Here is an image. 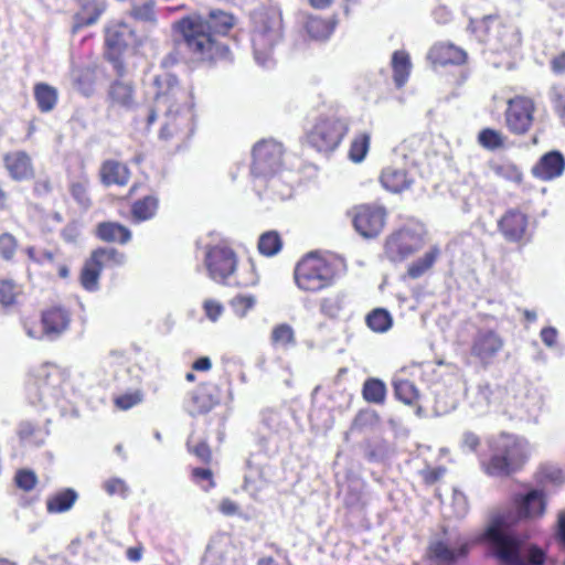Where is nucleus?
I'll list each match as a JSON object with an SVG mask.
<instances>
[{"label": "nucleus", "mask_w": 565, "mask_h": 565, "mask_svg": "<svg viewBox=\"0 0 565 565\" xmlns=\"http://www.w3.org/2000/svg\"><path fill=\"white\" fill-rule=\"evenodd\" d=\"M147 93L153 98V108L146 114V129L160 115L159 138L163 141L182 142L189 139L196 128V110L191 89L179 84L170 73L152 75Z\"/></svg>", "instance_id": "f257e3e1"}, {"label": "nucleus", "mask_w": 565, "mask_h": 565, "mask_svg": "<svg viewBox=\"0 0 565 565\" xmlns=\"http://www.w3.org/2000/svg\"><path fill=\"white\" fill-rule=\"evenodd\" d=\"M236 24V18L223 10H212L207 15L189 14L173 23L186 52L195 61H231V51L220 38Z\"/></svg>", "instance_id": "f03ea898"}, {"label": "nucleus", "mask_w": 565, "mask_h": 565, "mask_svg": "<svg viewBox=\"0 0 565 565\" xmlns=\"http://www.w3.org/2000/svg\"><path fill=\"white\" fill-rule=\"evenodd\" d=\"M475 542L489 543L501 565H542L545 561L543 550L515 533L504 515L493 518Z\"/></svg>", "instance_id": "7ed1b4c3"}, {"label": "nucleus", "mask_w": 565, "mask_h": 565, "mask_svg": "<svg viewBox=\"0 0 565 565\" xmlns=\"http://www.w3.org/2000/svg\"><path fill=\"white\" fill-rule=\"evenodd\" d=\"M344 269L345 265L341 258L310 252L296 264L294 280L301 291L315 294L333 286Z\"/></svg>", "instance_id": "20e7f679"}, {"label": "nucleus", "mask_w": 565, "mask_h": 565, "mask_svg": "<svg viewBox=\"0 0 565 565\" xmlns=\"http://www.w3.org/2000/svg\"><path fill=\"white\" fill-rule=\"evenodd\" d=\"M489 458L480 456V467L490 477H507L516 471L530 456L529 443L521 437L501 434L488 440Z\"/></svg>", "instance_id": "39448f33"}, {"label": "nucleus", "mask_w": 565, "mask_h": 565, "mask_svg": "<svg viewBox=\"0 0 565 565\" xmlns=\"http://www.w3.org/2000/svg\"><path fill=\"white\" fill-rule=\"evenodd\" d=\"M282 40V18L279 11H259L253 14L250 42L256 63L271 67L275 63L274 52Z\"/></svg>", "instance_id": "423d86ee"}, {"label": "nucleus", "mask_w": 565, "mask_h": 565, "mask_svg": "<svg viewBox=\"0 0 565 565\" xmlns=\"http://www.w3.org/2000/svg\"><path fill=\"white\" fill-rule=\"evenodd\" d=\"M67 372L52 363L35 367L28 385V398L31 404L49 408L58 403L65 395Z\"/></svg>", "instance_id": "0eeeda50"}, {"label": "nucleus", "mask_w": 565, "mask_h": 565, "mask_svg": "<svg viewBox=\"0 0 565 565\" xmlns=\"http://www.w3.org/2000/svg\"><path fill=\"white\" fill-rule=\"evenodd\" d=\"M426 230L422 224H408L391 233L384 242V256L391 263H403L425 245Z\"/></svg>", "instance_id": "6e6552de"}, {"label": "nucleus", "mask_w": 565, "mask_h": 565, "mask_svg": "<svg viewBox=\"0 0 565 565\" xmlns=\"http://www.w3.org/2000/svg\"><path fill=\"white\" fill-rule=\"evenodd\" d=\"M71 321L72 315L66 308L53 306L42 312L40 323L23 320L22 328L26 337L32 340L55 341L70 329Z\"/></svg>", "instance_id": "1a4fd4ad"}, {"label": "nucleus", "mask_w": 565, "mask_h": 565, "mask_svg": "<svg viewBox=\"0 0 565 565\" xmlns=\"http://www.w3.org/2000/svg\"><path fill=\"white\" fill-rule=\"evenodd\" d=\"M349 131L347 119L337 116H320L307 131L308 143L320 152L333 151Z\"/></svg>", "instance_id": "9d476101"}, {"label": "nucleus", "mask_w": 565, "mask_h": 565, "mask_svg": "<svg viewBox=\"0 0 565 565\" xmlns=\"http://www.w3.org/2000/svg\"><path fill=\"white\" fill-rule=\"evenodd\" d=\"M236 253L225 243L207 245L204 249L203 264L211 280L223 286H230L236 271Z\"/></svg>", "instance_id": "9b49d317"}, {"label": "nucleus", "mask_w": 565, "mask_h": 565, "mask_svg": "<svg viewBox=\"0 0 565 565\" xmlns=\"http://www.w3.org/2000/svg\"><path fill=\"white\" fill-rule=\"evenodd\" d=\"M282 145L276 140L257 142L253 148L252 174L256 178H273L282 168Z\"/></svg>", "instance_id": "f8f14e48"}, {"label": "nucleus", "mask_w": 565, "mask_h": 565, "mask_svg": "<svg viewBox=\"0 0 565 565\" xmlns=\"http://www.w3.org/2000/svg\"><path fill=\"white\" fill-rule=\"evenodd\" d=\"M505 397L507 392L503 387L479 384L468 393V406L477 416L491 412L509 413V402H505Z\"/></svg>", "instance_id": "ddd939ff"}, {"label": "nucleus", "mask_w": 565, "mask_h": 565, "mask_svg": "<svg viewBox=\"0 0 565 565\" xmlns=\"http://www.w3.org/2000/svg\"><path fill=\"white\" fill-rule=\"evenodd\" d=\"M535 113V103L525 96H515L508 100L504 113L507 128L510 132L523 136L530 131Z\"/></svg>", "instance_id": "4468645a"}, {"label": "nucleus", "mask_w": 565, "mask_h": 565, "mask_svg": "<svg viewBox=\"0 0 565 565\" xmlns=\"http://www.w3.org/2000/svg\"><path fill=\"white\" fill-rule=\"evenodd\" d=\"M355 231L363 237L377 236L385 225L386 211L379 205L362 204L348 212Z\"/></svg>", "instance_id": "2eb2a0df"}, {"label": "nucleus", "mask_w": 565, "mask_h": 565, "mask_svg": "<svg viewBox=\"0 0 565 565\" xmlns=\"http://www.w3.org/2000/svg\"><path fill=\"white\" fill-rule=\"evenodd\" d=\"M503 347L504 340L499 333L493 330H480L473 338L471 354L483 365H488L492 363Z\"/></svg>", "instance_id": "dca6fc26"}, {"label": "nucleus", "mask_w": 565, "mask_h": 565, "mask_svg": "<svg viewBox=\"0 0 565 565\" xmlns=\"http://www.w3.org/2000/svg\"><path fill=\"white\" fill-rule=\"evenodd\" d=\"M220 403L218 387L211 383L199 385L190 395L188 411L192 416L206 414Z\"/></svg>", "instance_id": "f3484780"}, {"label": "nucleus", "mask_w": 565, "mask_h": 565, "mask_svg": "<svg viewBox=\"0 0 565 565\" xmlns=\"http://www.w3.org/2000/svg\"><path fill=\"white\" fill-rule=\"evenodd\" d=\"M564 171L565 158L557 150L543 154L531 170L534 178L545 182L559 178Z\"/></svg>", "instance_id": "a211bd4d"}, {"label": "nucleus", "mask_w": 565, "mask_h": 565, "mask_svg": "<svg viewBox=\"0 0 565 565\" xmlns=\"http://www.w3.org/2000/svg\"><path fill=\"white\" fill-rule=\"evenodd\" d=\"M137 36L130 25L122 21H114L106 29V44L110 54H119L122 50L134 46Z\"/></svg>", "instance_id": "6ab92c4d"}, {"label": "nucleus", "mask_w": 565, "mask_h": 565, "mask_svg": "<svg viewBox=\"0 0 565 565\" xmlns=\"http://www.w3.org/2000/svg\"><path fill=\"white\" fill-rule=\"evenodd\" d=\"M469 551V543L458 539L455 545L444 541H436L429 545V556L439 564L450 565L458 558L465 557Z\"/></svg>", "instance_id": "aec40b11"}, {"label": "nucleus", "mask_w": 565, "mask_h": 565, "mask_svg": "<svg viewBox=\"0 0 565 565\" xmlns=\"http://www.w3.org/2000/svg\"><path fill=\"white\" fill-rule=\"evenodd\" d=\"M428 60L438 65H460L466 62L467 53L449 42L436 43L428 52Z\"/></svg>", "instance_id": "412c9836"}, {"label": "nucleus", "mask_w": 565, "mask_h": 565, "mask_svg": "<svg viewBox=\"0 0 565 565\" xmlns=\"http://www.w3.org/2000/svg\"><path fill=\"white\" fill-rule=\"evenodd\" d=\"M108 102L111 107L132 110L137 105L134 85L124 79L114 81L108 89Z\"/></svg>", "instance_id": "4be33fe9"}, {"label": "nucleus", "mask_w": 565, "mask_h": 565, "mask_svg": "<svg viewBox=\"0 0 565 565\" xmlns=\"http://www.w3.org/2000/svg\"><path fill=\"white\" fill-rule=\"evenodd\" d=\"M527 227V217L518 210L508 211L499 221V228L510 242H519L523 238Z\"/></svg>", "instance_id": "5701e85b"}, {"label": "nucleus", "mask_w": 565, "mask_h": 565, "mask_svg": "<svg viewBox=\"0 0 565 565\" xmlns=\"http://www.w3.org/2000/svg\"><path fill=\"white\" fill-rule=\"evenodd\" d=\"M235 548L228 539L212 541L203 556L201 565H234Z\"/></svg>", "instance_id": "b1692460"}, {"label": "nucleus", "mask_w": 565, "mask_h": 565, "mask_svg": "<svg viewBox=\"0 0 565 565\" xmlns=\"http://www.w3.org/2000/svg\"><path fill=\"white\" fill-rule=\"evenodd\" d=\"M519 518H537L545 512V498L541 490H530L515 499Z\"/></svg>", "instance_id": "393cba45"}, {"label": "nucleus", "mask_w": 565, "mask_h": 565, "mask_svg": "<svg viewBox=\"0 0 565 565\" xmlns=\"http://www.w3.org/2000/svg\"><path fill=\"white\" fill-rule=\"evenodd\" d=\"M4 166L10 177L21 181L33 175L31 158L24 151H14L4 156Z\"/></svg>", "instance_id": "a878e982"}, {"label": "nucleus", "mask_w": 565, "mask_h": 565, "mask_svg": "<svg viewBox=\"0 0 565 565\" xmlns=\"http://www.w3.org/2000/svg\"><path fill=\"white\" fill-rule=\"evenodd\" d=\"M380 180L382 185L393 193H399L409 189L414 181L404 168L396 167L385 168Z\"/></svg>", "instance_id": "bb28decb"}, {"label": "nucleus", "mask_w": 565, "mask_h": 565, "mask_svg": "<svg viewBox=\"0 0 565 565\" xmlns=\"http://www.w3.org/2000/svg\"><path fill=\"white\" fill-rule=\"evenodd\" d=\"M129 177L130 172L126 164L116 160H107L100 168V179L105 185H126Z\"/></svg>", "instance_id": "cd10ccee"}, {"label": "nucleus", "mask_w": 565, "mask_h": 565, "mask_svg": "<svg viewBox=\"0 0 565 565\" xmlns=\"http://www.w3.org/2000/svg\"><path fill=\"white\" fill-rule=\"evenodd\" d=\"M441 255L440 247L438 245H431L423 256L412 262L407 267V276L412 279H417L429 271Z\"/></svg>", "instance_id": "c85d7f7f"}, {"label": "nucleus", "mask_w": 565, "mask_h": 565, "mask_svg": "<svg viewBox=\"0 0 565 565\" xmlns=\"http://www.w3.org/2000/svg\"><path fill=\"white\" fill-rule=\"evenodd\" d=\"M99 239L108 243L126 244L131 238V232L126 226L116 222H103L96 227Z\"/></svg>", "instance_id": "c756f323"}, {"label": "nucleus", "mask_w": 565, "mask_h": 565, "mask_svg": "<svg viewBox=\"0 0 565 565\" xmlns=\"http://www.w3.org/2000/svg\"><path fill=\"white\" fill-rule=\"evenodd\" d=\"M89 258L97 267H99L100 271L106 268L122 266L126 262L125 254L113 247L97 248L92 253Z\"/></svg>", "instance_id": "7c9ffc66"}, {"label": "nucleus", "mask_w": 565, "mask_h": 565, "mask_svg": "<svg viewBox=\"0 0 565 565\" xmlns=\"http://www.w3.org/2000/svg\"><path fill=\"white\" fill-rule=\"evenodd\" d=\"M78 2L81 10L75 15L74 31L94 24L104 11V6L97 0H78Z\"/></svg>", "instance_id": "2f4dec72"}, {"label": "nucleus", "mask_w": 565, "mask_h": 565, "mask_svg": "<svg viewBox=\"0 0 565 565\" xmlns=\"http://www.w3.org/2000/svg\"><path fill=\"white\" fill-rule=\"evenodd\" d=\"M77 500V493L73 489H63L50 495L46 500V510L49 513H64L72 509Z\"/></svg>", "instance_id": "473e14b6"}, {"label": "nucleus", "mask_w": 565, "mask_h": 565, "mask_svg": "<svg viewBox=\"0 0 565 565\" xmlns=\"http://www.w3.org/2000/svg\"><path fill=\"white\" fill-rule=\"evenodd\" d=\"M33 95L38 108L42 113L52 111L58 100L57 89L46 83H38L34 85Z\"/></svg>", "instance_id": "72a5a7b5"}, {"label": "nucleus", "mask_w": 565, "mask_h": 565, "mask_svg": "<svg viewBox=\"0 0 565 565\" xmlns=\"http://www.w3.org/2000/svg\"><path fill=\"white\" fill-rule=\"evenodd\" d=\"M259 277L252 259L243 264L236 265V271L232 276V282L228 287L235 286L241 288L254 287L258 284Z\"/></svg>", "instance_id": "f704fd0d"}, {"label": "nucleus", "mask_w": 565, "mask_h": 565, "mask_svg": "<svg viewBox=\"0 0 565 565\" xmlns=\"http://www.w3.org/2000/svg\"><path fill=\"white\" fill-rule=\"evenodd\" d=\"M347 306V295L343 291L333 292L319 301L320 313L329 319L340 317Z\"/></svg>", "instance_id": "c9c22d12"}, {"label": "nucleus", "mask_w": 565, "mask_h": 565, "mask_svg": "<svg viewBox=\"0 0 565 565\" xmlns=\"http://www.w3.org/2000/svg\"><path fill=\"white\" fill-rule=\"evenodd\" d=\"M335 23L332 20H326L319 17H309L305 29L307 34L317 41H324L330 38L334 31Z\"/></svg>", "instance_id": "e433bc0d"}, {"label": "nucleus", "mask_w": 565, "mask_h": 565, "mask_svg": "<svg viewBox=\"0 0 565 565\" xmlns=\"http://www.w3.org/2000/svg\"><path fill=\"white\" fill-rule=\"evenodd\" d=\"M393 78L397 87H402L411 73L409 55L405 51H396L392 56Z\"/></svg>", "instance_id": "4c0bfd02"}, {"label": "nucleus", "mask_w": 565, "mask_h": 565, "mask_svg": "<svg viewBox=\"0 0 565 565\" xmlns=\"http://www.w3.org/2000/svg\"><path fill=\"white\" fill-rule=\"evenodd\" d=\"M270 343L275 348L287 350L296 345V334L294 328L288 323L275 326L270 333Z\"/></svg>", "instance_id": "58836bf2"}, {"label": "nucleus", "mask_w": 565, "mask_h": 565, "mask_svg": "<svg viewBox=\"0 0 565 565\" xmlns=\"http://www.w3.org/2000/svg\"><path fill=\"white\" fill-rule=\"evenodd\" d=\"M159 200L156 195H147L137 200L131 207L135 220L142 222L152 218L158 210Z\"/></svg>", "instance_id": "ea45409f"}, {"label": "nucleus", "mask_w": 565, "mask_h": 565, "mask_svg": "<svg viewBox=\"0 0 565 565\" xmlns=\"http://www.w3.org/2000/svg\"><path fill=\"white\" fill-rule=\"evenodd\" d=\"M393 387L396 398L407 405L414 404L419 397L417 387L406 379L394 377Z\"/></svg>", "instance_id": "a19ab883"}, {"label": "nucleus", "mask_w": 565, "mask_h": 565, "mask_svg": "<svg viewBox=\"0 0 565 565\" xmlns=\"http://www.w3.org/2000/svg\"><path fill=\"white\" fill-rule=\"evenodd\" d=\"M491 171L499 178L509 182L520 184L523 179L520 168L511 161H500L490 163Z\"/></svg>", "instance_id": "79ce46f5"}, {"label": "nucleus", "mask_w": 565, "mask_h": 565, "mask_svg": "<svg viewBox=\"0 0 565 565\" xmlns=\"http://www.w3.org/2000/svg\"><path fill=\"white\" fill-rule=\"evenodd\" d=\"M366 324L372 331L383 333L392 328L393 318L387 310L376 308L366 316Z\"/></svg>", "instance_id": "37998d69"}, {"label": "nucleus", "mask_w": 565, "mask_h": 565, "mask_svg": "<svg viewBox=\"0 0 565 565\" xmlns=\"http://www.w3.org/2000/svg\"><path fill=\"white\" fill-rule=\"evenodd\" d=\"M262 428L269 435H279L285 433L287 426L282 414L275 409H265L262 413Z\"/></svg>", "instance_id": "c03bdc74"}, {"label": "nucleus", "mask_w": 565, "mask_h": 565, "mask_svg": "<svg viewBox=\"0 0 565 565\" xmlns=\"http://www.w3.org/2000/svg\"><path fill=\"white\" fill-rule=\"evenodd\" d=\"M362 394L369 403L382 404L386 396L385 383L379 379H369L363 384Z\"/></svg>", "instance_id": "a18cd8bd"}, {"label": "nucleus", "mask_w": 565, "mask_h": 565, "mask_svg": "<svg viewBox=\"0 0 565 565\" xmlns=\"http://www.w3.org/2000/svg\"><path fill=\"white\" fill-rule=\"evenodd\" d=\"M22 295V287L9 279L0 280V305L4 308L14 307Z\"/></svg>", "instance_id": "49530a36"}, {"label": "nucleus", "mask_w": 565, "mask_h": 565, "mask_svg": "<svg viewBox=\"0 0 565 565\" xmlns=\"http://www.w3.org/2000/svg\"><path fill=\"white\" fill-rule=\"evenodd\" d=\"M469 504L467 497L458 489L452 490L451 500L448 507L445 508V514L454 518H463L467 515Z\"/></svg>", "instance_id": "de8ad7c7"}, {"label": "nucleus", "mask_w": 565, "mask_h": 565, "mask_svg": "<svg viewBox=\"0 0 565 565\" xmlns=\"http://www.w3.org/2000/svg\"><path fill=\"white\" fill-rule=\"evenodd\" d=\"M256 297L247 294H238L230 300V308L237 318H245L256 306Z\"/></svg>", "instance_id": "09e8293b"}, {"label": "nucleus", "mask_w": 565, "mask_h": 565, "mask_svg": "<svg viewBox=\"0 0 565 565\" xmlns=\"http://www.w3.org/2000/svg\"><path fill=\"white\" fill-rule=\"evenodd\" d=\"M100 273L99 267H97L90 258L87 259L81 273V284L83 288L88 291L97 290Z\"/></svg>", "instance_id": "8fccbe9b"}, {"label": "nucleus", "mask_w": 565, "mask_h": 565, "mask_svg": "<svg viewBox=\"0 0 565 565\" xmlns=\"http://www.w3.org/2000/svg\"><path fill=\"white\" fill-rule=\"evenodd\" d=\"M458 398L454 393H444L435 390L434 412L437 416L446 415L457 407Z\"/></svg>", "instance_id": "3c124183"}, {"label": "nucleus", "mask_w": 565, "mask_h": 565, "mask_svg": "<svg viewBox=\"0 0 565 565\" xmlns=\"http://www.w3.org/2000/svg\"><path fill=\"white\" fill-rule=\"evenodd\" d=\"M370 134L361 132L358 134L350 146L349 158L353 162H361L365 158L370 148Z\"/></svg>", "instance_id": "603ef678"}, {"label": "nucleus", "mask_w": 565, "mask_h": 565, "mask_svg": "<svg viewBox=\"0 0 565 565\" xmlns=\"http://www.w3.org/2000/svg\"><path fill=\"white\" fill-rule=\"evenodd\" d=\"M282 243L277 232L264 233L258 241V250L265 256H274L281 249Z\"/></svg>", "instance_id": "864d4df0"}, {"label": "nucleus", "mask_w": 565, "mask_h": 565, "mask_svg": "<svg viewBox=\"0 0 565 565\" xmlns=\"http://www.w3.org/2000/svg\"><path fill=\"white\" fill-rule=\"evenodd\" d=\"M478 141L483 148L489 150H495L498 148L503 147L504 137L502 136L501 132L494 129L486 128L480 131L478 136Z\"/></svg>", "instance_id": "5fc2aeb1"}, {"label": "nucleus", "mask_w": 565, "mask_h": 565, "mask_svg": "<svg viewBox=\"0 0 565 565\" xmlns=\"http://www.w3.org/2000/svg\"><path fill=\"white\" fill-rule=\"evenodd\" d=\"M102 488L110 497L118 495L122 499H126L129 494V486L124 479L118 477L106 479L103 482Z\"/></svg>", "instance_id": "6e6d98bb"}, {"label": "nucleus", "mask_w": 565, "mask_h": 565, "mask_svg": "<svg viewBox=\"0 0 565 565\" xmlns=\"http://www.w3.org/2000/svg\"><path fill=\"white\" fill-rule=\"evenodd\" d=\"M142 393L138 390H135L116 396L114 402L119 409L128 411L131 407L140 404L142 402Z\"/></svg>", "instance_id": "4d7b16f0"}, {"label": "nucleus", "mask_w": 565, "mask_h": 565, "mask_svg": "<svg viewBox=\"0 0 565 565\" xmlns=\"http://www.w3.org/2000/svg\"><path fill=\"white\" fill-rule=\"evenodd\" d=\"M14 481L19 489L28 492L35 488L38 483V477L32 470L21 469L17 471Z\"/></svg>", "instance_id": "13d9d810"}, {"label": "nucleus", "mask_w": 565, "mask_h": 565, "mask_svg": "<svg viewBox=\"0 0 565 565\" xmlns=\"http://www.w3.org/2000/svg\"><path fill=\"white\" fill-rule=\"evenodd\" d=\"M202 310L206 319L213 323L217 322L224 313V306L216 299H205L202 303Z\"/></svg>", "instance_id": "bf43d9fd"}, {"label": "nucleus", "mask_w": 565, "mask_h": 565, "mask_svg": "<svg viewBox=\"0 0 565 565\" xmlns=\"http://www.w3.org/2000/svg\"><path fill=\"white\" fill-rule=\"evenodd\" d=\"M131 14L136 20L143 22H156L154 3L152 1H146L140 6H135L131 10Z\"/></svg>", "instance_id": "052dcab7"}, {"label": "nucleus", "mask_w": 565, "mask_h": 565, "mask_svg": "<svg viewBox=\"0 0 565 565\" xmlns=\"http://www.w3.org/2000/svg\"><path fill=\"white\" fill-rule=\"evenodd\" d=\"M87 190L88 180L86 178H82L77 182H73L71 185V193L73 198L84 207L89 205Z\"/></svg>", "instance_id": "680f3d73"}, {"label": "nucleus", "mask_w": 565, "mask_h": 565, "mask_svg": "<svg viewBox=\"0 0 565 565\" xmlns=\"http://www.w3.org/2000/svg\"><path fill=\"white\" fill-rule=\"evenodd\" d=\"M17 250V241L11 234L0 236V255L3 259L10 260Z\"/></svg>", "instance_id": "e2e57ef3"}, {"label": "nucleus", "mask_w": 565, "mask_h": 565, "mask_svg": "<svg viewBox=\"0 0 565 565\" xmlns=\"http://www.w3.org/2000/svg\"><path fill=\"white\" fill-rule=\"evenodd\" d=\"M192 477L196 483L201 486V488L205 491L210 490L214 487L212 472L210 469L205 468H195L192 471Z\"/></svg>", "instance_id": "0e129e2a"}, {"label": "nucleus", "mask_w": 565, "mask_h": 565, "mask_svg": "<svg viewBox=\"0 0 565 565\" xmlns=\"http://www.w3.org/2000/svg\"><path fill=\"white\" fill-rule=\"evenodd\" d=\"M555 113L565 124V90H555L552 96Z\"/></svg>", "instance_id": "69168bd1"}, {"label": "nucleus", "mask_w": 565, "mask_h": 565, "mask_svg": "<svg viewBox=\"0 0 565 565\" xmlns=\"http://www.w3.org/2000/svg\"><path fill=\"white\" fill-rule=\"evenodd\" d=\"M557 335L558 332L554 327H545L540 332L541 340L547 348H553L556 344Z\"/></svg>", "instance_id": "338daca9"}, {"label": "nucleus", "mask_w": 565, "mask_h": 565, "mask_svg": "<svg viewBox=\"0 0 565 565\" xmlns=\"http://www.w3.org/2000/svg\"><path fill=\"white\" fill-rule=\"evenodd\" d=\"M480 444L479 437L472 431H466L462 434L461 447L470 451H476Z\"/></svg>", "instance_id": "774afa93"}]
</instances>
